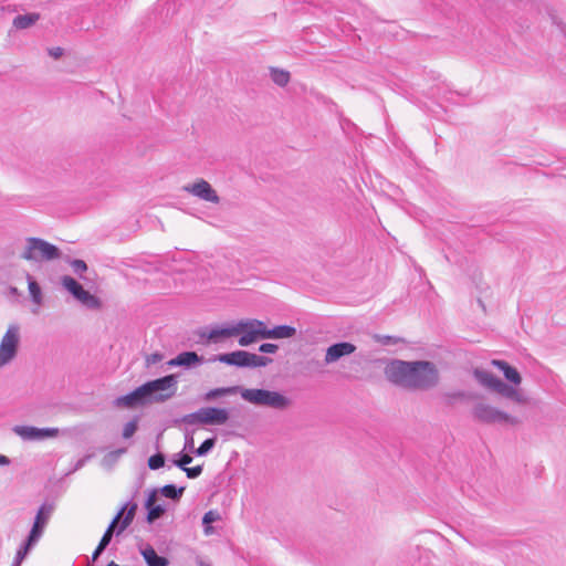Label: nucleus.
<instances>
[{"label":"nucleus","mask_w":566,"mask_h":566,"mask_svg":"<svg viewBox=\"0 0 566 566\" xmlns=\"http://www.w3.org/2000/svg\"><path fill=\"white\" fill-rule=\"evenodd\" d=\"M27 280L32 302L40 305L42 303V291L40 285L30 274H27Z\"/></svg>","instance_id":"obj_28"},{"label":"nucleus","mask_w":566,"mask_h":566,"mask_svg":"<svg viewBox=\"0 0 566 566\" xmlns=\"http://www.w3.org/2000/svg\"><path fill=\"white\" fill-rule=\"evenodd\" d=\"M148 403L151 402L144 385L114 400V406L117 408H136Z\"/></svg>","instance_id":"obj_12"},{"label":"nucleus","mask_w":566,"mask_h":566,"mask_svg":"<svg viewBox=\"0 0 566 566\" xmlns=\"http://www.w3.org/2000/svg\"><path fill=\"white\" fill-rule=\"evenodd\" d=\"M147 464L150 470H158L165 465V455L160 452L153 454L149 457Z\"/></svg>","instance_id":"obj_33"},{"label":"nucleus","mask_w":566,"mask_h":566,"mask_svg":"<svg viewBox=\"0 0 566 566\" xmlns=\"http://www.w3.org/2000/svg\"><path fill=\"white\" fill-rule=\"evenodd\" d=\"M491 364L503 373L505 379L513 385L521 384L522 377L518 370L515 367L511 366L507 361L501 359H493Z\"/></svg>","instance_id":"obj_20"},{"label":"nucleus","mask_w":566,"mask_h":566,"mask_svg":"<svg viewBox=\"0 0 566 566\" xmlns=\"http://www.w3.org/2000/svg\"><path fill=\"white\" fill-rule=\"evenodd\" d=\"M553 22L555 24H557V27L559 28L560 32H563L566 36V27L562 23V22H557L555 17H553Z\"/></svg>","instance_id":"obj_47"},{"label":"nucleus","mask_w":566,"mask_h":566,"mask_svg":"<svg viewBox=\"0 0 566 566\" xmlns=\"http://www.w3.org/2000/svg\"><path fill=\"white\" fill-rule=\"evenodd\" d=\"M376 340L378 343H380L381 345H395L400 339L395 336H389V335H376Z\"/></svg>","instance_id":"obj_36"},{"label":"nucleus","mask_w":566,"mask_h":566,"mask_svg":"<svg viewBox=\"0 0 566 566\" xmlns=\"http://www.w3.org/2000/svg\"><path fill=\"white\" fill-rule=\"evenodd\" d=\"M76 300L82 302L86 307L91 310H98L102 306L101 300L86 290H84Z\"/></svg>","instance_id":"obj_29"},{"label":"nucleus","mask_w":566,"mask_h":566,"mask_svg":"<svg viewBox=\"0 0 566 566\" xmlns=\"http://www.w3.org/2000/svg\"><path fill=\"white\" fill-rule=\"evenodd\" d=\"M61 256V250L36 237H29L25 239V247L20 258L30 262H44L56 260Z\"/></svg>","instance_id":"obj_5"},{"label":"nucleus","mask_w":566,"mask_h":566,"mask_svg":"<svg viewBox=\"0 0 566 566\" xmlns=\"http://www.w3.org/2000/svg\"><path fill=\"white\" fill-rule=\"evenodd\" d=\"M164 359V355L159 352L153 353L146 356V366L149 367L155 365Z\"/></svg>","instance_id":"obj_38"},{"label":"nucleus","mask_w":566,"mask_h":566,"mask_svg":"<svg viewBox=\"0 0 566 566\" xmlns=\"http://www.w3.org/2000/svg\"><path fill=\"white\" fill-rule=\"evenodd\" d=\"M106 548L104 547H101V545H97V547L95 548V551L93 552V555H92V563H94L99 556L101 554L105 551Z\"/></svg>","instance_id":"obj_44"},{"label":"nucleus","mask_w":566,"mask_h":566,"mask_svg":"<svg viewBox=\"0 0 566 566\" xmlns=\"http://www.w3.org/2000/svg\"><path fill=\"white\" fill-rule=\"evenodd\" d=\"M10 460L8 457L0 454V465H8Z\"/></svg>","instance_id":"obj_48"},{"label":"nucleus","mask_w":566,"mask_h":566,"mask_svg":"<svg viewBox=\"0 0 566 566\" xmlns=\"http://www.w3.org/2000/svg\"><path fill=\"white\" fill-rule=\"evenodd\" d=\"M184 190L191 193L195 197H198L201 200L219 203L220 197L216 192V190L211 187V185L205 179H200L192 185H188L184 187Z\"/></svg>","instance_id":"obj_13"},{"label":"nucleus","mask_w":566,"mask_h":566,"mask_svg":"<svg viewBox=\"0 0 566 566\" xmlns=\"http://www.w3.org/2000/svg\"><path fill=\"white\" fill-rule=\"evenodd\" d=\"M356 350V346L349 342H339L331 345L325 354V363L332 364L344 356L350 355Z\"/></svg>","instance_id":"obj_18"},{"label":"nucleus","mask_w":566,"mask_h":566,"mask_svg":"<svg viewBox=\"0 0 566 566\" xmlns=\"http://www.w3.org/2000/svg\"><path fill=\"white\" fill-rule=\"evenodd\" d=\"M137 429H138V417H135L134 419H132L124 426L123 432H122L123 438L129 439L130 437L134 436V433L137 431Z\"/></svg>","instance_id":"obj_32"},{"label":"nucleus","mask_w":566,"mask_h":566,"mask_svg":"<svg viewBox=\"0 0 566 566\" xmlns=\"http://www.w3.org/2000/svg\"><path fill=\"white\" fill-rule=\"evenodd\" d=\"M219 518V514L214 511L207 512L202 517V524L209 525L212 522H216Z\"/></svg>","instance_id":"obj_40"},{"label":"nucleus","mask_w":566,"mask_h":566,"mask_svg":"<svg viewBox=\"0 0 566 566\" xmlns=\"http://www.w3.org/2000/svg\"><path fill=\"white\" fill-rule=\"evenodd\" d=\"M182 471H185L188 479H196L202 473V465L187 467Z\"/></svg>","instance_id":"obj_37"},{"label":"nucleus","mask_w":566,"mask_h":566,"mask_svg":"<svg viewBox=\"0 0 566 566\" xmlns=\"http://www.w3.org/2000/svg\"><path fill=\"white\" fill-rule=\"evenodd\" d=\"M217 438H208L206 439L196 450H193V453L197 457H203L207 455L216 446Z\"/></svg>","instance_id":"obj_31"},{"label":"nucleus","mask_w":566,"mask_h":566,"mask_svg":"<svg viewBox=\"0 0 566 566\" xmlns=\"http://www.w3.org/2000/svg\"><path fill=\"white\" fill-rule=\"evenodd\" d=\"M49 55L53 59H60L63 55V49L60 46L51 48L48 50Z\"/></svg>","instance_id":"obj_43"},{"label":"nucleus","mask_w":566,"mask_h":566,"mask_svg":"<svg viewBox=\"0 0 566 566\" xmlns=\"http://www.w3.org/2000/svg\"><path fill=\"white\" fill-rule=\"evenodd\" d=\"M192 462V457L187 454V453H184V452H180L177 454V459H174L172 460V463L178 467L179 469L184 470L185 468H187V465L189 463Z\"/></svg>","instance_id":"obj_34"},{"label":"nucleus","mask_w":566,"mask_h":566,"mask_svg":"<svg viewBox=\"0 0 566 566\" xmlns=\"http://www.w3.org/2000/svg\"><path fill=\"white\" fill-rule=\"evenodd\" d=\"M472 415L476 421L486 424L505 422L514 426L520 422L517 418L483 402L474 405Z\"/></svg>","instance_id":"obj_9"},{"label":"nucleus","mask_w":566,"mask_h":566,"mask_svg":"<svg viewBox=\"0 0 566 566\" xmlns=\"http://www.w3.org/2000/svg\"><path fill=\"white\" fill-rule=\"evenodd\" d=\"M185 449H189L192 452L196 450L193 448V439L191 437L186 440Z\"/></svg>","instance_id":"obj_46"},{"label":"nucleus","mask_w":566,"mask_h":566,"mask_svg":"<svg viewBox=\"0 0 566 566\" xmlns=\"http://www.w3.org/2000/svg\"><path fill=\"white\" fill-rule=\"evenodd\" d=\"M235 327L242 328L238 340L239 345L242 347H247L258 339H265V331L252 328L248 321H239L235 323Z\"/></svg>","instance_id":"obj_15"},{"label":"nucleus","mask_w":566,"mask_h":566,"mask_svg":"<svg viewBox=\"0 0 566 566\" xmlns=\"http://www.w3.org/2000/svg\"><path fill=\"white\" fill-rule=\"evenodd\" d=\"M40 19L39 13L19 14L13 19V27L17 29H28Z\"/></svg>","instance_id":"obj_24"},{"label":"nucleus","mask_w":566,"mask_h":566,"mask_svg":"<svg viewBox=\"0 0 566 566\" xmlns=\"http://www.w3.org/2000/svg\"><path fill=\"white\" fill-rule=\"evenodd\" d=\"M473 376L481 386L489 389L490 391L496 392L502 397L511 399L517 403L526 402V398L517 389L504 382L491 371L475 368L473 370Z\"/></svg>","instance_id":"obj_3"},{"label":"nucleus","mask_w":566,"mask_h":566,"mask_svg":"<svg viewBox=\"0 0 566 566\" xmlns=\"http://www.w3.org/2000/svg\"><path fill=\"white\" fill-rule=\"evenodd\" d=\"M53 512V505L44 503L40 506V509L36 512L33 525L31 527V531L28 536L39 542L40 537L42 536L44 528L52 515Z\"/></svg>","instance_id":"obj_14"},{"label":"nucleus","mask_w":566,"mask_h":566,"mask_svg":"<svg viewBox=\"0 0 566 566\" xmlns=\"http://www.w3.org/2000/svg\"><path fill=\"white\" fill-rule=\"evenodd\" d=\"M230 419V411L219 407H203L181 417L180 422L189 426H222Z\"/></svg>","instance_id":"obj_7"},{"label":"nucleus","mask_w":566,"mask_h":566,"mask_svg":"<svg viewBox=\"0 0 566 566\" xmlns=\"http://www.w3.org/2000/svg\"><path fill=\"white\" fill-rule=\"evenodd\" d=\"M203 356H199L196 352H182L175 358L167 361L169 367L191 368L203 363Z\"/></svg>","instance_id":"obj_19"},{"label":"nucleus","mask_w":566,"mask_h":566,"mask_svg":"<svg viewBox=\"0 0 566 566\" xmlns=\"http://www.w3.org/2000/svg\"><path fill=\"white\" fill-rule=\"evenodd\" d=\"M12 431L25 441H42L55 438L59 434L57 428H36L32 426H14Z\"/></svg>","instance_id":"obj_11"},{"label":"nucleus","mask_w":566,"mask_h":566,"mask_svg":"<svg viewBox=\"0 0 566 566\" xmlns=\"http://www.w3.org/2000/svg\"><path fill=\"white\" fill-rule=\"evenodd\" d=\"M70 265L72 266L74 273L77 274L81 279L83 277V273L87 271V264L80 259L71 260Z\"/></svg>","instance_id":"obj_35"},{"label":"nucleus","mask_w":566,"mask_h":566,"mask_svg":"<svg viewBox=\"0 0 566 566\" xmlns=\"http://www.w3.org/2000/svg\"><path fill=\"white\" fill-rule=\"evenodd\" d=\"M157 500L158 491L151 490L145 501V509L147 510L146 521L149 524H153L166 513V506L163 504H156Z\"/></svg>","instance_id":"obj_17"},{"label":"nucleus","mask_w":566,"mask_h":566,"mask_svg":"<svg viewBox=\"0 0 566 566\" xmlns=\"http://www.w3.org/2000/svg\"><path fill=\"white\" fill-rule=\"evenodd\" d=\"M209 361H220L238 368H258L270 365L273 360L268 356L256 355L247 350L213 355Z\"/></svg>","instance_id":"obj_4"},{"label":"nucleus","mask_w":566,"mask_h":566,"mask_svg":"<svg viewBox=\"0 0 566 566\" xmlns=\"http://www.w3.org/2000/svg\"><path fill=\"white\" fill-rule=\"evenodd\" d=\"M142 555L147 566H167L169 564L168 558L159 556L153 546L147 545L142 549Z\"/></svg>","instance_id":"obj_23"},{"label":"nucleus","mask_w":566,"mask_h":566,"mask_svg":"<svg viewBox=\"0 0 566 566\" xmlns=\"http://www.w3.org/2000/svg\"><path fill=\"white\" fill-rule=\"evenodd\" d=\"M296 335V328L290 325H277L270 331H265V339L291 338Z\"/></svg>","instance_id":"obj_22"},{"label":"nucleus","mask_w":566,"mask_h":566,"mask_svg":"<svg viewBox=\"0 0 566 566\" xmlns=\"http://www.w3.org/2000/svg\"><path fill=\"white\" fill-rule=\"evenodd\" d=\"M388 381L408 390H429L439 382V370L429 360L395 359L385 368Z\"/></svg>","instance_id":"obj_1"},{"label":"nucleus","mask_w":566,"mask_h":566,"mask_svg":"<svg viewBox=\"0 0 566 566\" xmlns=\"http://www.w3.org/2000/svg\"><path fill=\"white\" fill-rule=\"evenodd\" d=\"M62 285L75 297L77 298L81 293L85 290L74 277L64 275L62 277Z\"/></svg>","instance_id":"obj_27"},{"label":"nucleus","mask_w":566,"mask_h":566,"mask_svg":"<svg viewBox=\"0 0 566 566\" xmlns=\"http://www.w3.org/2000/svg\"><path fill=\"white\" fill-rule=\"evenodd\" d=\"M18 325H10L0 343V367L9 364L18 353L20 342Z\"/></svg>","instance_id":"obj_10"},{"label":"nucleus","mask_w":566,"mask_h":566,"mask_svg":"<svg viewBox=\"0 0 566 566\" xmlns=\"http://www.w3.org/2000/svg\"><path fill=\"white\" fill-rule=\"evenodd\" d=\"M243 387L231 386V387H219L208 390L203 396V401L211 402L229 395H237L242 392Z\"/></svg>","instance_id":"obj_21"},{"label":"nucleus","mask_w":566,"mask_h":566,"mask_svg":"<svg viewBox=\"0 0 566 566\" xmlns=\"http://www.w3.org/2000/svg\"><path fill=\"white\" fill-rule=\"evenodd\" d=\"M185 486H176L175 484H166L164 485L159 492L163 496L170 499L172 501H179L185 492Z\"/></svg>","instance_id":"obj_26"},{"label":"nucleus","mask_w":566,"mask_h":566,"mask_svg":"<svg viewBox=\"0 0 566 566\" xmlns=\"http://www.w3.org/2000/svg\"><path fill=\"white\" fill-rule=\"evenodd\" d=\"M447 396L450 397V398H463L464 397V392L458 391V392H454L452 395H447Z\"/></svg>","instance_id":"obj_49"},{"label":"nucleus","mask_w":566,"mask_h":566,"mask_svg":"<svg viewBox=\"0 0 566 566\" xmlns=\"http://www.w3.org/2000/svg\"><path fill=\"white\" fill-rule=\"evenodd\" d=\"M20 565H21V563H18V559L14 558V560H13L11 566H20Z\"/></svg>","instance_id":"obj_50"},{"label":"nucleus","mask_w":566,"mask_h":566,"mask_svg":"<svg viewBox=\"0 0 566 566\" xmlns=\"http://www.w3.org/2000/svg\"><path fill=\"white\" fill-rule=\"evenodd\" d=\"M242 328L235 327V324L214 327L209 333H202L201 337H206L209 343H220L226 338L238 336Z\"/></svg>","instance_id":"obj_16"},{"label":"nucleus","mask_w":566,"mask_h":566,"mask_svg":"<svg viewBox=\"0 0 566 566\" xmlns=\"http://www.w3.org/2000/svg\"><path fill=\"white\" fill-rule=\"evenodd\" d=\"M127 452L126 448H118L116 450L111 451L106 458H109L113 461H116L118 458H120L123 454Z\"/></svg>","instance_id":"obj_41"},{"label":"nucleus","mask_w":566,"mask_h":566,"mask_svg":"<svg viewBox=\"0 0 566 566\" xmlns=\"http://www.w3.org/2000/svg\"><path fill=\"white\" fill-rule=\"evenodd\" d=\"M248 322H249V325L252 326V328L270 331V328H268L265 326L264 322H262V321H259V319H248Z\"/></svg>","instance_id":"obj_42"},{"label":"nucleus","mask_w":566,"mask_h":566,"mask_svg":"<svg viewBox=\"0 0 566 566\" xmlns=\"http://www.w3.org/2000/svg\"><path fill=\"white\" fill-rule=\"evenodd\" d=\"M150 402H164L176 395L178 375L170 374L144 384Z\"/></svg>","instance_id":"obj_8"},{"label":"nucleus","mask_w":566,"mask_h":566,"mask_svg":"<svg viewBox=\"0 0 566 566\" xmlns=\"http://www.w3.org/2000/svg\"><path fill=\"white\" fill-rule=\"evenodd\" d=\"M137 510L138 505L136 502L128 501L125 503L109 523L98 545L106 548L109 545L114 534L117 536L120 535L132 524Z\"/></svg>","instance_id":"obj_6"},{"label":"nucleus","mask_w":566,"mask_h":566,"mask_svg":"<svg viewBox=\"0 0 566 566\" xmlns=\"http://www.w3.org/2000/svg\"><path fill=\"white\" fill-rule=\"evenodd\" d=\"M270 76L271 80L280 87L286 86L291 80L289 71L273 66L270 67Z\"/></svg>","instance_id":"obj_25"},{"label":"nucleus","mask_w":566,"mask_h":566,"mask_svg":"<svg viewBox=\"0 0 566 566\" xmlns=\"http://www.w3.org/2000/svg\"><path fill=\"white\" fill-rule=\"evenodd\" d=\"M38 543V541L31 538L30 536L27 537V539L23 542V544L20 546L15 554V559H18V563H22L23 559L27 557L29 552L33 548V546Z\"/></svg>","instance_id":"obj_30"},{"label":"nucleus","mask_w":566,"mask_h":566,"mask_svg":"<svg viewBox=\"0 0 566 566\" xmlns=\"http://www.w3.org/2000/svg\"><path fill=\"white\" fill-rule=\"evenodd\" d=\"M241 398L255 406H264L275 410H286L292 400L283 394L274 390L259 388H243Z\"/></svg>","instance_id":"obj_2"},{"label":"nucleus","mask_w":566,"mask_h":566,"mask_svg":"<svg viewBox=\"0 0 566 566\" xmlns=\"http://www.w3.org/2000/svg\"><path fill=\"white\" fill-rule=\"evenodd\" d=\"M88 459H90V457H88V455H86V457H83L82 459L77 460V462H76V464H75V467H74L73 471H77V470H80V469H81V468L86 463V461H87Z\"/></svg>","instance_id":"obj_45"},{"label":"nucleus","mask_w":566,"mask_h":566,"mask_svg":"<svg viewBox=\"0 0 566 566\" xmlns=\"http://www.w3.org/2000/svg\"><path fill=\"white\" fill-rule=\"evenodd\" d=\"M279 349V346L276 344L272 343H264L261 344L259 347V352L264 354H274Z\"/></svg>","instance_id":"obj_39"}]
</instances>
